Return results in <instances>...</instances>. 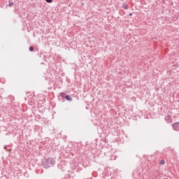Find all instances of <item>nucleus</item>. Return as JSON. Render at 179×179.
I'll list each match as a JSON object with an SVG mask.
<instances>
[{
	"mask_svg": "<svg viewBox=\"0 0 179 179\" xmlns=\"http://www.w3.org/2000/svg\"><path fill=\"white\" fill-rule=\"evenodd\" d=\"M55 164V161L50 157L46 159L44 162H43V167L45 169H48L49 167H51L52 164Z\"/></svg>",
	"mask_w": 179,
	"mask_h": 179,
	"instance_id": "1",
	"label": "nucleus"
},
{
	"mask_svg": "<svg viewBox=\"0 0 179 179\" xmlns=\"http://www.w3.org/2000/svg\"><path fill=\"white\" fill-rule=\"evenodd\" d=\"M173 129L174 131H179V122H176L173 125Z\"/></svg>",
	"mask_w": 179,
	"mask_h": 179,
	"instance_id": "2",
	"label": "nucleus"
},
{
	"mask_svg": "<svg viewBox=\"0 0 179 179\" xmlns=\"http://www.w3.org/2000/svg\"><path fill=\"white\" fill-rule=\"evenodd\" d=\"M66 100H68L69 101H72V98H71V96L69 95H67L66 96Z\"/></svg>",
	"mask_w": 179,
	"mask_h": 179,
	"instance_id": "3",
	"label": "nucleus"
},
{
	"mask_svg": "<svg viewBox=\"0 0 179 179\" xmlns=\"http://www.w3.org/2000/svg\"><path fill=\"white\" fill-rule=\"evenodd\" d=\"M122 8H123L124 9H128V6H127L126 3H124V4L122 5Z\"/></svg>",
	"mask_w": 179,
	"mask_h": 179,
	"instance_id": "4",
	"label": "nucleus"
},
{
	"mask_svg": "<svg viewBox=\"0 0 179 179\" xmlns=\"http://www.w3.org/2000/svg\"><path fill=\"white\" fill-rule=\"evenodd\" d=\"M160 164H161L162 166H163L164 164H166V162L162 159V160H161V162H160Z\"/></svg>",
	"mask_w": 179,
	"mask_h": 179,
	"instance_id": "5",
	"label": "nucleus"
},
{
	"mask_svg": "<svg viewBox=\"0 0 179 179\" xmlns=\"http://www.w3.org/2000/svg\"><path fill=\"white\" fill-rule=\"evenodd\" d=\"M8 6H13V1L9 2Z\"/></svg>",
	"mask_w": 179,
	"mask_h": 179,
	"instance_id": "6",
	"label": "nucleus"
},
{
	"mask_svg": "<svg viewBox=\"0 0 179 179\" xmlns=\"http://www.w3.org/2000/svg\"><path fill=\"white\" fill-rule=\"evenodd\" d=\"M48 3H52V0H45Z\"/></svg>",
	"mask_w": 179,
	"mask_h": 179,
	"instance_id": "7",
	"label": "nucleus"
},
{
	"mask_svg": "<svg viewBox=\"0 0 179 179\" xmlns=\"http://www.w3.org/2000/svg\"><path fill=\"white\" fill-rule=\"evenodd\" d=\"M33 50H34V48L32 46L29 47V51H33Z\"/></svg>",
	"mask_w": 179,
	"mask_h": 179,
	"instance_id": "8",
	"label": "nucleus"
},
{
	"mask_svg": "<svg viewBox=\"0 0 179 179\" xmlns=\"http://www.w3.org/2000/svg\"><path fill=\"white\" fill-rule=\"evenodd\" d=\"M60 95L62 96V97H65V94L64 93H61Z\"/></svg>",
	"mask_w": 179,
	"mask_h": 179,
	"instance_id": "9",
	"label": "nucleus"
},
{
	"mask_svg": "<svg viewBox=\"0 0 179 179\" xmlns=\"http://www.w3.org/2000/svg\"><path fill=\"white\" fill-rule=\"evenodd\" d=\"M129 16H132V13H130V14H129Z\"/></svg>",
	"mask_w": 179,
	"mask_h": 179,
	"instance_id": "10",
	"label": "nucleus"
}]
</instances>
